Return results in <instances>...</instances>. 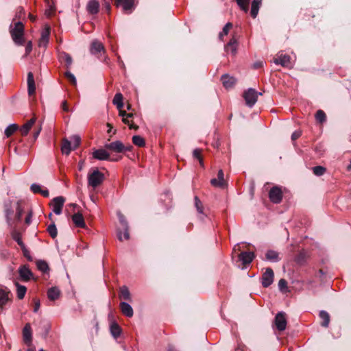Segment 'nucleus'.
<instances>
[{"label": "nucleus", "mask_w": 351, "mask_h": 351, "mask_svg": "<svg viewBox=\"0 0 351 351\" xmlns=\"http://www.w3.org/2000/svg\"><path fill=\"white\" fill-rule=\"evenodd\" d=\"M5 215L8 225L14 229L16 223L21 221L23 215V209L21 206L19 202H17L16 205V213L14 215V210L10 204H5Z\"/></svg>", "instance_id": "f257e3e1"}, {"label": "nucleus", "mask_w": 351, "mask_h": 351, "mask_svg": "<svg viewBox=\"0 0 351 351\" xmlns=\"http://www.w3.org/2000/svg\"><path fill=\"white\" fill-rule=\"evenodd\" d=\"M9 32L12 39L16 45L21 46L25 44V28L22 22L12 23L9 27Z\"/></svg>", "instance_id": "f03ea898"}, {"label": "nucleus", "mask_w": 351, "mask_h": 351, "mask_svg": "<svg viewBox=\"0 0 351 351\" xmlns=\"http://www.w3.org/2000/svg\"><path fill=\"white\" fill-rule=\"evenodd\" d=\"M104 179V174L97 169H93L91 173L88 174V184L94 189L101 185Z\"/></svg>", "instance_id": "7ed1b4c3"}, {"label": "nucleus", "mask_w": 351, "mask_h": 351, "mask_svg": "<svg viewBox=\"0 0 351 351\" xmlns=\"http://www.w3.org/2000/svg\"><path fill=\"white\" fill-rule=\"evenodd\" d=\"M261 92L256 91L255 89L250 88L243 93V97L245 101L246 105L252 108L257 101L258 95H261Z\"/></svg>", "instance_id": "20e7f679"}, {"label": "nucleus", "mask_w": 351, "mask_h": 351, "mask_svg": "<svg viewBox=\"0 0 351 351\" xmlns=\"http://www.w3.org/2000/svg\"><path fill=\"white\" fill-rule=\"evenodd\" d=\"M105 148L110 149L114 152L123 153L125 152L130 151L132 146H125L123 143L120 141H116L110 143L106 144Z\"/></svg>", "instance_id": "39448f33"}, {"label": "nucleus", "mask_w": 351, "mask_h": 351, "mask_svg": "<svg viewBox=\"0 0 351 351\" xmlns=\"http://www.w3.org/2000/svg\"><path fill=\"white\" fill-rule=\"evenodd\" d=\"M269 198L274 204L280 203L282 199L281 188L278 186L272 187L269 192Z\"/></svg>", "instance_id": "423d86ee"}, {"label": "nucleus", "mask_w": 351, "mask_h": 351, "mask_svg": "<svg viewBox=\"0 0 351 351\" xmlns=\"http://www.w3.org/2000/svg\"><path fill=\"white\" fill-rule=\"evenodd\" d=\"M117 7L121 6L124 12L130 14L134 9V0H114Z\"/></svg>", "instance_id": "0eeeda50"}, {"label": "nucleus", "mask_w": 351, "mask_h": 351, "mask_svg": "<svg viewBox=\"0 0 351 351\" xmlns=\"http://www.w3.org/2000/svg\"><path fill=\"white\" fill-rule=\"evenodd\" d=\"M274 274L273 270L268 267L262 275L261 284L265 288L269 287L274 282Z\"/></svg>", "instance_id": "6e6552de"}, {"label": "nucleus", "mask_w": 351, "mask_h": 351, "mask_svg": "<svg viewBox=\"0 0 351 351\" xmlns=\"http://www.w3.org/2000/svg\"><path fill=\"white\" fill-rule=\"evenodd\" d=\"M274 323L276 328L280 331H283L286 329L287 319L286 314L284 312H279L275 317Z\"/></svg>", "instance_id": "1a4fd4ad"}, {"label": "nucleus", "mask_w": 351, "mask_h": 351, "mask_svg": "<svg viewBox=\"0 0 351 351\" xmlns=\"http://www.w3.org/2000/svg\"><path fill=\"white\" fill-rule=\"evenodd\" d=\"M210 184L212 186L220 189H225L227 186L228 184L224 180V173L222 169L219 170L217 178L211 179Z\"/></svg>", "instance_id": "9d476101"}, {"label": "nucleus", "mask_w": 351, "mask_h": 351, "mask_svg": "<svg viewBox=\"0 0 351 351\" xmlns=\"http://www.w3.org/2000/svg\"><path fill=\"white\" fill-rule=\"evenodd\" d=\"M18 272L20 278L24 282H28L33 278V273L26 265L21 266L18 269Z\"/></svg>", "instance_id": "9b49d317"}, {"label": "nucleus", "mask_w": 351, "mask_h": 351, "mask_svg": "<svg viewBox=\"0 0 351 351\" xmlns=\"http://www.w3.org/2000/svg\"><path fill=\"white\" fill-rule=\"evenodd\" d=\"M64 201V198L62 196H58L53 199L51 204L53 211L55 214L60 215L62 213Z\"/></svg>", "instance_id": "f8f14e48"}, {"label": "nucleus", "mask_w": 351, "mask_h": 351, "mask_svg": "<svg viewBox=\"0 0 351 351\" xmlns=\"http://www.w3.org/2000/svg\"><path fill=\"white\" fill-rule=\"evenodd\" d=\"M291 58L289 55L278 53L277 57L274 58V62L277 65H281L284 67L291 66Z\"/></svg>", "instance_id": "ddd939ff"}, {"label": "nucleus", "mask_w": 351, "mask_h": 351, "mask_svg": "<svg viewBox=\"0 0 351 351\" xmlns=\"http://www.w3.org/2000/svg\"><path fill=\"white\" fill-rule=\"evenodd\" d=\"M224 50L226 53L230 52L232 55L236 54L237 51V39L234 36H233L225 45Z\"/></svg>", "instance_id": "4468645a"}, {"label": "nucleus", "mask_w": 351, "mask_h": 351, "mask_svg": "<svg viewBox=\"0 0 351 351\" xmlns=\"http://www.w3.org/2000/svg\"><path fill=\"white\" fill-rule=\"evenodd\" d=\"M23 337L25 343L29 346L32 340V333L31 326L29 323L26 324L23 329Z\"/></svg>", "instance_id": "2eb2a0df"}, {"label": "nucleus", "mask_w": 351, "mask_h": 351, "mask_svg": "<svg viewBox=\"0 0 351 351\" xmlns=\"http://www.w3.org/2000/svg\"><path fill=\"white\" fill-rule=\"evenodd\" d=\"M255 255L252 252H243L239 255V260L243 265H249L253 261Z\"/></svg>", "instance_id": "dca6fc26"}, {"label": "nucleus", "mask_w": 351, "mask_h": 351, "mask_svg": "<svg viewBox=\"0 0 351 351\" xmlns=\"http://www.w3.org/2000/svg\"><path fill=\"white\" fill-rule=\"evenodd\" d=\"M93 157L99 160H108L110 154L104 149H98L93 152Z\"/></svg>", "instance_id": "f3484780"}, {"label": "nucleus", "mask_w": 351, "mask_h": 351, "mask_svg": "<svg viewBox=\"0 0 351 351\" xmlns=\"http://www.w3.org/2000/svg\"><path fill=\"white\" fill-rule=\"evenodd\" d=\"M221 81L226 89L232 88L236 84L237 80L228 74L223 75Z\"/></svg>", "instance_id": "a211bd4d"}, {"label": "nucleus", "mask_w": 351, "mask_h": 351, "mask_svg": "<svg viewBox=\"0 0 351 351\" xmlns=\"http://www.w3.org/2000/svg\"><path fill=\"white\" fill-rule=\"evenodd\" d=\"M99 6L98 0H90L86 5L87 12L90 14H96L99 10Z\"/></svg>", "instance_id": "6ab92c4d"}, {"label": "nucleus", "mask_w": 351, "mask_h": 351, "mask_svg": "<svg viewBox=\"0 0 351 351\" xmlns=\"http://www.w3.org/2000/svg\"><path fill=\"white\" fill-rule=\"evenodd\" d=\"M50 27H46L41 33V37L39 40V47H46L49 39Z\"/></svg>", "instance_id": "aec40b11"}, {"label": "nucleus", "mask_w": 351, "mask_h": 351, "mask_svg": "<svg viewBox=\"0 0 351 351\" xmlns=\"http://www.w3.org/2000/svg\"><path fill=\"white\" fill-rule=\"evenodd\" d=\"M120 308L122 313L128 317H132L134 315L133 309L130 304L125 302L120 303Z\"/></svg>", "instance_id": "412c9836"}, {"label": "nucleus", "mask_w": 351, "mask_h": 351, "mask_svg": "<svg viewBox=\"0 0 351 351\" xmlns=\"http://www.w3.org/2000/svg\"><path fill=\"white\" fill-rule=\"evenodd\" d=\"M72 220L76 227L82 228L86 227V223L83 215L81 213H75L72 216Z\"/></svg>", "instance_id": "4be33fe9"}, {"label": "nucleus", "mask_w": 351, "mask_h": 351, "mask_svg": "<svg viewBox=\"0 0 351 351\" xmlns=\"http://www.w3.org/2000/svg\"><path fill=\"white\" fill-rule=\"evenodd\" d=\"M27 90L29 95L34 94L36 91L34 75L32 72H29L27 74Z\"/></svg>", "instance_id": "5701e85b"}, {"label": "nucleus", "mask_w": 351, "mask_h": 351, "mask_svg": "<svg viewBox=\"0 0 351 351\" xmlns=\"http://www.w3.org/2000/svg\"><path fill=\"white\" fill-rule=\"evenodd\" d=\"M110 333H111L112 336L115 339H117L118 337H120V335H121V334L122 332V329H121V328L119 326V325L117 322H113L110 324Z\"/></svg>", "instance_id": "b1692460"}, {"label": "nucleus", "mask_w": 351, "mask_h": 351, "mask_svg": "<svg viewBox=\"0 0 351 351\" xmlns=\"http://www.w3.org/2000/svg\"><path fill=\"white\" fill-rule=\"evenodd\" d=\"M90 53L92 54H97L101 51H104V47L103 44L98 40H93L90 46Z\"/></svg>", "instance_id": "393cba45"}, {"label": "nucleus", "mask_w": 351, "mask_h": 351, "mask_svg": "<svg viewBox=\"0 0 351 351\" xmlns=\"http://www.w3.org/2000/svg\"><path fill=\"white\" fill-rule=\"evenodd\" d=\"M262 4V0H253L251 5L250 14L255 19L258 13L259 8Z\"/></svg>", "instance_id": "a878e982"}, {"label": "nucleus", "mask_w": 351, "mask_h": 351, "mask_svg": "<svg viewBox=\"0 0 351 351\" xmlns=\"http://www.w3.org/2000/svg\"><path fill=\"white\" fill-rule=\"evenodd\" d=\"M265 259L273 263H277L280 260L279 254L277 252L271 250H269L266 252Z\"/></svg>", "instance_id": "bb28decb"}, {"label": "nucleus", "mask_w": 351, "mask_h": 351, "mask_svg": "<svg viewBox=\"0 0 351 351\" xmlns=\"http://www.w3.org/2000/svg\"><path fill=\"white\" fill-rule=\"evenodd\" d=\"M60 295V291L56 287H51L47 291V297L50 300H56L58 299Z\"/></svg>", "instance_id": "cd10ccee"}, {"label": "nucleus", "mask_w": 351, "mask_h": 351, "mask_svg": "<svg viewBox=\"0 0 351 351\" xmlns=\"http://www.w3.org/2000/svg\"><path fill=\"white\" fill-rule=\"evenodd\" d=\"M61 149L63 154L69 155L71 150L74 149L71 145V142L67 139H64L62 142Z\"/></svg>", "instance_id": "c85d7f7f"}, {"label": "nucleus", "mask_w": 351, "mask_h": 351, "mask_svg": "<svg viewBox=\"0 0 351 351\" xmlns=\"http://www.w3.org/2000/svg\"><path fill=\"white\" fill-rule=\"evenodd\" d=\"M35 121V118H32L23 125V127L21 128V134L23 136H25L28 134L29 130L32 128Z\"/></svg>", "instance_id": "c756f323"}, {"label": "nucleus", "mask_w": 351, "mask_h": 351, "mask_svg": "<svg viewBox=\"0 0 351 351\" xmlns=\"http://www.w3.org/2000/svg\"><path fill=\"white\" fill-rule=\"evenodd\" d=\"M319 316L321 319H322V322L321 325L323 327L327 328L330 323V315L329 314L325 311H321L319 313Z\"/></svg>", "instance_id": "7c9ffc66"}, {"label": "nucleus", "mask_w": 351, "mask_h": 351, "mask_svg": "<svg viewBox=\"0 0 351 351\" xmlns=\"http://www.w3.org/2000/svg\"><path fill=\"white\" fill-rule=\"evenodd\" d=\"M14 284H15V286L16 287L17 298L19 300L23 299L25 295L26 291H27V288L25 286L20 285L17 282H15Z\"/></svg>", "instance_id": "2f4dec72"}, {"label": "nucleus", "mask_w": 351, "mask_h": 351, "mask_svg": "<svg viewBox=\"0 0 351 351\" xmlns=\"http://www.w3.org/2000/svg\"><path fill=\"white\" fill-rule=\"evenodd\" d=\"M119 297L121 299H123L125 300H130V293L128 288L125 286H123L120 288V295Z\"/></svg>", "instance_id": "473e14b6"}, {"label": "nucleus", "mask_w": 351, "mask_h": 351, "mask_svg": "<svg viewBox=\"0 0 351 351\" xmlns=\"http://www.w3.org/2000/svg\"><path fill=\"white\" fill-rule=\"evenodd\" d=\"M9 300V293L0 289V307H3Z\"/></svg>", "instance_id": "72a5a7b5"}, {"label": "nucleus", "mask_w": 351, "mask_h": 351, "mask_svg": "<svg viewBox=\"0 0 351 351\" xmlns=\"http://www.w3.org/2000/svg\"><path fill=\"white\" fill-rule=\"evenodd\" d=\"M119 115L121 117H122V121L123 122L125 123V124H127L129 126V128L130 129H134V130H137L138 129V126L137 125H135L132 123H130V121H127V118H125V116L127 115V112L124 110H122L121 109H119Z\"/></svg>", "instance_id": "f704fd0d"}, {"label": "nucleus", "mask_w": 351, "mask_h": 351, "mask_svg": "<svg viewBox=\"0 0 351 351\" xmlns=\"http://www.w3.org/2000/svg\"><path fill=\"white\" fill-rule=\"evenodd\" d=\"M112 102L117 106L118 109H121L123 106V95L121 93H117L113 98Z\"/></svg>", "instance_id": "c9c22d12"}, {"label": "nucleus", "mask_w": 351, "mask_h": 351, "mask_svg": "<svg viewBox=\"0 0 351 351\" xmlns=\"http://www.w3.org/2000/svg\"><path fill=\"white\" fill-rule=\"evenodd\" d=\"M36 266L38 269L43 273H46L49 270V265L45 261H38L36 262Z\"/></svg>", "instance_id": "e433bc0d"}, {"label": "nucleus", "mask_w": 351, "mask_h": 351, "mask_svg": "<svg viewBox=\"0 0 351 351\" xmlns=\"http://www.w3.org/2000/svg\"><path fill=\"white\" fill-rule=\"evenodd\" d=\"M232 24L231 23H227L223 27L222 31L219 34V38L221 40H223V36L228 35L230 29L232 28Z\"/></svg>", "instance_id": "4c0bfd02"}, {"label": "nucleus", "mask_w": 351, "mask_h": 351, "mask_svg": "<svg viewBox=\"0 0 351 351\" xmlns=\"http://www.w3.org/2000/svg\"><path fill=\"white\" fill-rule=\"evenodd\" d=\"M123 228L124 230L123 233H122L121 230H118L117 232V237L119 241H123V239L128 240L130 238L128 227Z\"/></svg>", "instance_id": "58836bf2"}, {"label": "nucleus", "mask_w": 351, "mask_h": 351, "mask_svg": "<svg viewBox=\"0 0 351 351\" xmlns=\"http://www.w3.org/2000/svg\"><path fill=\"white\" fill-rule=\"evenodd\" d=\"M315 119L320 123L325 122L326 120L325 112L322 110H318L315 114Z\"/></svg>", "instance_id": "ea45409f"}, {"label": "nucleus", "mask_w": 351, "mask_h": 351, "mask_svg": "<svg viewBox=\"0 0 351 351\" xmlns=\"http://www.w3.org/2000/svg\"><path fill=\"white\" fill-rule=\"evenodd\" d=\"M47 232L53 239H55L57 237L58 230L54 222L47 227Z\"/></svg>", "instance_id": "a19ab883"}, {"label": "nucleus", "mask_w": 351, "mask_h": 351, "mask_svg": "<svg viewBox=\"0 0 351 351\" xmlns=\"http://www.w3.org/2000/svg\"><path fill=\"white\" fill-rule=\"evenodd\" d=\"M132 142L135 145L138 147H144L145 145V140L140 136L136 135L132 137Z\"/></svg>", "instance_id": "79ce46f5"}, {"label": "nucleus", "mask_w": 351, "mask_h": 351, "mask_svg": "<svg viewBox=\"0 0 351 351\" xmlns=\"http://www.w3.org/2000/svg\"><path fill=\"white\" fill-rule=\"evenodd\" d=\"M17 129L18 125L16 124H11L5 130V135L7 137H10Z\"/></svg>", "instance_id": "37998d69"}, {"label": "nucleus", "mask_w": 351, "mask_h": 351, "mask_svg": "<svg viewBox=\"0 0 351 351\" xmlns=\"http://www.w3.org/2000/svg\"><path fill=\"white\" fill-rule=\"evenodd\" d=\"M12 235V239L17 242V243L19 244V245H20L21 248L25 246L24 243L21 240L20 234L18 232H16V230H13Z\"/></svg>", "instance_id": "c03bdc74"}, {"label": "nucleus", "mask_w": 351, "mask_h": 351, "mask_svg": "<svg viewBox=\"0 0 351 351\" xmlns=\"http://www.w3.org/2000/svg\"><path fill=\"white\" fill-rule=\"evenodd\" d=\"M25 16V10L23 8L19 7L16 9V12L15 13L14 17L12 19V23H14L16 19H21Z\"/></svg>", "instance_id": "a18cd8bd"}, {"label": "nucleus", "mask_w": 351, "mask_h": 351, "mask_svg": "<svg viewBox=\"0 0 351 351\" xmlns=\"http://www.w3.org/2000/svg\"><path fill=\"white\" fill-rule=\"evenodd\" d=\"M236 1L241 10L245 12L248 11V4L250 0H236Z\"/></svg>", "instance_id": "49530a36"}, {"label": "nucleus", "mask_w": 351, "mask_h": 351, "mask_svg": "<svg viewBox=\"0 0 351 351\" xmlns=\"http://www.w3.org/2000/svg\"><path fill=\"white\" fill-rule=\"evenodd\" d=\"M194 200H195V208H196L197 212L200 214H203L204 208H203L202 202L200 201V199L198 198L197 196L195 197Z\"/></svg>", "instance_id": "de8ad7c7"}, {"label": "nucleus", "mask_w": 351, "mask_h": 351, "mask_svg": "<svg viewBox=\"0 0 351 351\" xmlns=\"http://www.w3.org/2000/svg\"><path fill=\"white\" fill-rule=\"evenodd\" d=\"M278 288L282 292H287L288 291L287 282L286 280L282 278L278 282Z\"/></svg>", "instance_id": "09e8293b"}, {"label": "nucleus", "mask_w": 351, "mask_h": 351, "mask_svg": "<svg viewBox=\"0 0 351 351\" xmlns=\"http://www.w3.org/2000/svg\"><path fill=\"white\" fill-rule=\"evenodd\" d=\"M313 171L315 176H321L325 173L326 169L322 166H316L313 168Z\"/></svg>", "instance_id": "8fccbe9b"}, {"label": "nucleus", "mask_w": 351, "mask_h": 351, "mask_svg": "<svg viewBox=\"0 0 351 351\" xmlns=\"http://www.w3.org/2000/svg\"><path fill=\"white\" fill-rule=\"evenodd\" d=\"M80 137L77 135H75L71 137V145L74 149L80 145Z\"/></svg>", "instance_id": "3c124183"}, {"label": "nucleus", "mask_w": 351, "mask_h": 351, "mask_svg": "<svg viewBox=\"0 0 351 351\" xmlns=\"http://www.w3.org/2000/svg\"><path fill=\"white\" fill-rule=\"evenodd\" d=\"M117 215H118V218H119V222L121 224L122 227L123 228H128V222H127L124 215L123 214H121L120 212H119L117 213Z\"/></svg>", "instance_id": "603ef678"}, {"label": "nucleus", "mask_w": 351, "mask_h": 351, "mask_svg": "<svg viewBox=\"0 0 351 351\" xmlns=\"http://www.w3.org/2000/svg\"><path fill=\"white\" fill-rule=\"evenodd\" d=\"M201 149H195L193 152V157L198 159L200 165L203 166V160L201 158Z\"/></svg>", "instance_id": "864d4df0"}, {"label": "nucleus", "mask_w": 351, "mask_h": 351, "mask_svg": "<svg viewBox=\"0 0 351 351\" xmlns=\"http://www.w3.org/2000/svg\"><path fill=\"white\" fill-rule=\"evenodd\" d=\"M65 77L72 83V84L76 85L77 81L73 73H71L70 71H66L65 73Z\"/></svg>", "instance_id": "5fc2aeb1"}, {"label": "nucleus", "mask_w": 351, "mask_h": 351, "mask_svg": "<svg viewBox=\"0 0 351 351\" xmlns=\"http://www.w3.org/2000/svg\"><path fill=\"white\" fill-rule=\"evenodd\" d=\"M295 261L300 265H302L305 261V254L304 252H300L295 257Z\"/></svg>", "instance_id": "6e6d98bb"}, {"label": "nucleus", "mask_w": 351, "mask_h": 351, "mask_svg": "<svg viewBox=\"0 0 351 351\" xmlns=\"http://www.w3.org/2000/svg\"><path fill=\"white\" fill-rule=\"evenodd\" d=\"M31 190L34 193H40L42 189L39 184H32L31 185Z\"/></svg>", "instance_id": "4d7b16f0"}, {"label": "nucleus", "mask_w": 351, "mask_h": 351, "mask_svg": "<svg viewBox=\"0 0 351 351\" xmlns=\"http://www.w3.org/2000/svg\"><path fill=\"white\" fill-rule=\"evenodd\" d=\"M32 50V43L29 41L25 46V56L29 55Z\"/></svg>", "instance_id": "13d9d810"}, {"label": "nucleus", "mask_w": 351, "mask_h": 351, "mask_svg": "<svg viewBox=\"0 0 351 351\" xmlns=\"http://www.w3.org/2000/svg\"><path fill=\"white\" fill-rule=\"evenodd\" d=\"M22 251H23V255L29 260V261H32V256H30V254H29V252L28 251V250L26 248V247H23L21 248Z\"/></svg>", "instance_id": "bf43d9fd"}, {"label": "nucleus", "mask_w": 351, "mask_h": 351, "mask_svg": "<svg viewBox=\"0 0 351 351\" xmlns=\"http://www.w3.org/2000/svg\"><path fill=\"white\" fill-rule=\"evenodd\" d=\"M301 134H302L301 131H300V130H296V131H295V132L292 134V135H291V139H292L293 141H295V140L298 139V138L301 136Z\"/></svg>", "instance_id": "052dcab7"}, {"label": "nucleus", "mask_w": 351, "mask_h": 351, "mask_svg": "<svg viewBox=\"0 0 351 351\" xmlns=\"http://www.w3.org/2000/svg\"><path fill=\"white\" fill-rule=\"evenodd\" d=\"M65 62L67 66L72 64V58L68 53L64 54Z\"/></svg>", "instance_id": "680f3d73"}, {"label": "nucleus", "mask_w": 351, "mask_h": 351, "mask_svg": "<svg viewBox=\"0 0 351 351\" xmlns=\"http://www.w3.org/2000/svg\"><path fill=\"white\" fill-rule=\"evenodd\" d=\"M40 302L39 300H36L34 304V312L37 313L40 308Z\"/></svg>", "instance_id": "e2e57ef3"}, {"label": "nucleus", "mask_w": 351, "mask_h": 351, "mask_svg": "<svg viewBox=\"0 0 351 351\" xmlns=\"http://www.w3.org/2000/svg\"><path fill=\"white\" fill-rule=\"evenodd\" d=\"M40 194L45 197H48L49 195V192L47 189H42L41 192H40Z\"/></svg>", "instance_id": "0e129e2a"}, {"label": "nucleus", "mask_w": 351, "mask_h": 351, "mask_svg": "<svg viewBox=\"0 0 351 351\" xmlns=\"http://www.w3.org/2000/svg\"><path fill=\"white\" fill-rule=\"evenodd\" d=\"M263 65V62L262 61L256 62L253 64L254 69H259L262 67Z\"/></svg>", "instance_id": "69168bd1"}, {"label": "nucleus", "mask_w": 351, "mask_h": 351, "mask_svg": "<svg viewBox=\"0 0 351 351\" xmlns=\"http://www.w3.org/2000/svg\"><path fill=\"white\" fill-rule=\"evenodd\" d=\"M62 108L64 111L68 112L69 108L67 106V102L66 101H63L62 103Z\"/></svg>", "instance_id": "338daca9"}, {"label": "nucleus", "mask_w": 351, "mask_h": 351, "mask_svg": "<svg viewBox=\"0 0 351 351\" xmlns=\"http://www.w3.org/2000/svg\"><path fill=\"white\" fill-rule=\"evenodd\" d=\"M104 8H105V10H106L108 12H109L110 11V8H111V7H110V4L108 2H105V3H104Z\"/></svg>", "instance_id": "774afa93"}]
</instances>
